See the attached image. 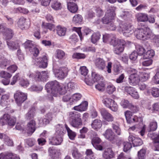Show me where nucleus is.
Returning <instances> with one entry per match:
<instances>
[{
	"mask_svg": "<svg viewBox=\"0 0 159 159\" xmlns=\"http://www.w3.org/2000/svg\"><path fill=\"white\" fill-rule=\"evenodd\" d=\"M75 85L73 82H70L67 84H59L56 80L52 81L47 83L45 85L47 92L50 94L48 95L49 99L52 100V96H56L57 93L64 94L66 92H70L74 89Z\"/></svg>",
	"mask_w": 159,
	"mask_h": 159,
	"instance_id": "1",
	"label": "nucleus"
},
{
	"mask_svg": "<svg viewBox=\"0 0 159 159\" xmlns=\"http://www.w3.org/2000/svg\"><path fill=\"white\" fill-rule=\"evenodd\" d=\"M70 119V124L73 127L78 129L82 125L83 123L81 118V114L77 112L71 111L69 113Z\"/></svg>",
	"mask_w": 159,
	"mask_h": 159,
	"instance_id": "2",
	"label": "nucleus"
},
{
	"mask_svg": "<svg viewBox=\"0 0 159 159\" xmlns=\"http://www.w3.org/2000/svg\"><path fill=\"white\" fill-rule=\"evenodd\" d=\"M152 33L151 30L148 27L138 29L135 32L137 38L143 40L149 39Z\"/></svg>",
	"mask_w": 159,
	"mask_h": 159,
	"instance_id": "3",
	"label": "nucleus"
},
{
	"mask_svg": "<svg viewBox=\"0 0 159 159\" xmlns=\"http://www.w3.org/2000/svg\"><path fill=\"white\" fill-rule=\"evenodd\" d=\"M115 8L110 7L107 9L105 16L102 19L103 24H107L115 19L116 16Z\"/></svg>",
	"mask_w": 159,
	"mask_h": 159,
	"instance_id": "4",
	"label": "nucleus"
},
{
	"mask_svg": "<svg viewBox=\"0 0 159 159\" xmlns=\"http://www.w3.org/2000/svg\"><path fill=\"white\" fill-rule=\"evenodd\" d=\"M128 72L131 74L129 78V83L131 85H136L140 81L137 71L135 69H130Z\"/></svg>",
	"mask_w": 159,
	"mask_h": 159,
	"instance_id": "5",
	"label": "nucleus"
},
{
	"mask_svg": "<svg viewBox=\"0 0 159 159\" xmlns=\"http://www.w3.org/2000/svg\"><path fill=\"white\" fill-rule=\"evenodd\" d=\"M117 30L121 31L124 35L127 37L129 36L134 31L132 25L126 23L120 25Z\"/></svg>",
	"mask_w": 159,
	"mask_h": 159,
	"instance_id": "6",
	"label": "nucleus"
},
{
	"mask_svg": "<svg viewBox=\"0 0 159 159\" xmlns=\"http://www.w3.org/2000/svg\"><path fill=\"white\" fill-rule=\"evenodd\" d=\"M116 44L112 45L115 47L114 48V52L116 54H120L124 51L125 41L123 39H118L116 42Z\"/></svg>",
	"mask_w": 159,
	"mask_h": 159,
	"instance_id": "7",
	"label": "nucleus"
},
{
	"mask_svg": "<svg viewBox=\"0 0 159 159\" xmlns=\"http://www.w3.org/2000/svg\"><path fill=\"white\" fill-rule=\"evenodd\" d=\"M53 72L56 77L62 79L66 76L68 74V70L66 67H62L58 69H54Z\"/></svg>",
	"mask_w": 159,
	"mask_h": 159,
	"instance_id": "8",
	"label": "nucleus"
},
{
	"mask_svg": "<svg viewBox=\"0 0 159 159\" xmlns=\"http://www.w3.org/2000/svg\"><path fill=\"white\" fill-rule=\"evenodd\" d=\"M14 98L17 104L20 106L27 99V97L25 93L18 91L15 93Z\"/></svg>",
	"mask_w": 159,
	"mask_h": 159,
	"instance_id": "9",
	"label": "nucleus"
},
{
	"mask_svg": "<svg viewBox=\"0 0 159 159\" xmlns=\"http://www.w3.org/2000/svg\"><path fill=\"white\" fill-rule=\"evenodd\" d=\"M33 62L39 67L45 68L48 65V57L46 55H44L42 57L36 58Z\"/></svg>",
	"mask_w": 159,
	"mask_h": 159,
	"instance_id": "10",
	"label": "nucleus"
},
{
	"mask_svg": "<svg viewBox=\"0 0 159 159\" xmlns=\"http://www.w3.org/2000/svg\"><path fill=\"white\" fill-rule=\"evenodd\" d=\"M101 113L103 119V122H105L107 124L106 122H112L113 121L114 118L112 115L109 113L107 110L104 109L101 110Z\"/></svg>",
	"mask_w": 159,
	"mask_h": 159,
	"instance_id": "11",
	"label": "nucleus"
},
{
	"mask_svg": "<svg viewBox=\"0 0 159 159\" xmlns=\"http://www.w3.org/2000/svg\"><path fill=\"white\" fill-rule=\"evenodd\" d=\"M102 39L104 43H108L111 45H115L118 39H116L113 34H106L103 35Z\"/></svg>",
	"mask_w": 159,
	"mask_h": 159,
	"instance_id": "12",
	"label": "nucleus"
},
{
	"mask_svg": "<svg viewBox=\"0 0 159 159\" xmlns=\"http://www.w3.org/2000/svg\"><path fill=\"white\" fill-rule=\"evenodd\" d=\"M125 91L133 98L137 99L139 98V95L136 90L134 88L130 86H126Z\"/></svg>",
	"mask_w": 159,
	"mask_h": 159,
	"instance_id": "13",
	"label": "nucleus"
},
{
	"mask_svg": "<svg viewBox=\"0 0 159 159\" xmlns=\"http://www.w3.org/2000/svg\"><path fill=\"white\" fill-rule=\"evenodd\" d=\"M62 136L59 135H56L55 134V136L49 139V143L53 145L60 144L62 141Z\"/></svg>",
	"mask_w": 159,
	"mask_h": 159,
	"instance_id": "14",
	"label": "nucleus"
},
{
	"mask_svg": "<svg viewBox=\"0 0 159 159\" xmlns=\"http://www.w3.org/2000/svg\"><path fill=\"white\" fill-rule=\"evenodd\" d=\"M49 72L48 71H42L37 72L35 79L38 80L44 81L47 79L49 76Z\"/></svg>",
	"mask_w": 159,
	"mask_h": 159,
	"instance_id": "15",
	"label": "nucleus"
},
{
	"mask_svg": "<svg viewBox=\"0 0 159 159\" xmlns=\"http://www.w3.org/2000/svg\"><path fill=\"white\" fill-rule=\"evenodd\" d=\"M101 142V139L97 137L93 138L91 141L92 144L94 148L97 150H102V146L98 144Z\"/></svg>",
	"mask_w": 159,
	"mask_h": 159,
	"instance_id": "16",
	"label": "nucleus"
},
{
	"mask_svg": "<svg viewBox=\"0 0 159 159\" xmlns=\"http://www.w3.org/2000/svg\"><path fill=\"white\" fill-rule=\"evenodd\" d=\"M35 122L33 120L30 121L27 124L26 129L28 134H31L35 130Z\"/></svg>",
	"mask_w": 159,
	"mask_h": 159,
	"instance_id": "17",
	"label": "nucleus"
},
{
	"mask_svg": "<svg viewBox=\"0 0 159 159\" xmlns=\"http://www.w3.org/2000/svg\"><path fill=\"white\" fill-rule=\"evenodd\" d=\"M129 141L132 142L135 146L141 145L143 143L142 140L139 138H135L132 135H130L128 137Z\"/></svg>",
	"mask_w": 159,
	"mask_h": 159,
	"instance_id": "18",
	"label": "nucleus"
},
{
	"mask_svg": "<svg viewBox=\"0 0 159 159\" xmlns=\"http://www.w3.org/2000/svg\"><path fill=\"white\" fill-rule=\"evenodd\" d=\"M105 138L110 141H112L115 139V135L111 129H108L103 134Z\"/></svg>",
	"mask_w": 159,
	"mask_h": 159,
	"instance_id": "19",
	"label": "nucleus"
},
{
	"mask_svg": "<svg viewBox=\"0 0 159 159\" xmlns=\"http://www.w3.org/2000/svg\"><path fill=\"white\" fill-rule=\"evenodd\" d=\"M88 103L87 102L84 101L82 102L79 105L75 106L73 109L79 111H85L87 108Z\"/></svg>",
	"mask_w": 159,
	"mask_h": 159,
	"instance_id": "20",
	"label": "nucleus"
},
{
	"mask_svg": "<svg viewBox=\"0 0 159 159\" xmlns=\"http://www.w3.org/2000/svg\"><path fill=\"white\" fill-rule=\"evenodd\" d=\"M50 2L51 7L54 10H58L61 8V3L59 2L58 0H49L48 6L49 5Z\"/></svg>",
	"mask_w": 159,
	"mask_h": 159,
	"instance_id": "21",
	"label": "nucleus"
},
{
	"mask_svg": "<svg viewBox=\"0 0 159 159\" xmlns=\"http://www.w3.org/2000/svg\"><path fill=\"white\" fill-rule=\"evenodd\" d=\"M136 17L138 22H144L148 20V16L144 13H138L136 15Z\"/></svg>",
	"mask_w": 159,
	"mask_h": 159,
	"instance_id": "22",
	"label": "nucleus"
},
{
	"mask_svg": "<svg viewBox=\"0 0 159 159\" xmlns=\"http://www.w3.org/2000/svg\"><path fill=\"white\" fill-rule=\"evenodd\" d=\"M95 64L97 67L100 70H103L105 68V62L103 59H97L95 60Z\"/></svg>",
	"mask_w": 159,
	"mask_h": 159,
	"instance_id": "23",
	"label": "nucleus"
},
{
	"mask_svg": "<svg viewBox=\"0 0 159 159\" xmlns=\"http://www.w3.org/2000/svg\"><path fill=\"white\" fill-rule=\"evenodd\" d=\"M50 155L53 159H57L59 156L58 151L53 147H50L48 149Z\"/></svg>",
	"mask_w": 159,
	"mask_h": 159,
	"instance_id": "24",
	"label": "nucleus"
},
{
	"mask_svg": "<svg viewBox=\"0 0 159 159\" xmlns=\"http://www.w3.org/2000/svg\"><path fill=\"white\" fill-rule=\"evenodd\" d=\"M9 98V95L8 94L2 95L0 102L1 105L3 107L8 105L10 102Z\"/></svg>",
	"mask_w": 159,
	"mask_h": 159,
	"instance_id": "25",
	"label": "nucleus"
},
{
	"mask_svg": "<svg viewBox=\"0 0 159 159\" xmlns=\"http://www.w3.org/2000/svg\"><path fill=\"white\" fill-rule=\"evenodd\" d=\"M23 45L25 48L28 49L30 51H32L33 49L36 46L34 42L30 40H27Z\"/></svg>",
	"mask_w": 159,
	"mask_h": 159,
	"instance_id": "26",
	"label": "nucleus"
},
{
	"mask_svg": "<svg viewBox=\"0 0 159 159\" xmlns=\"http://www.w3.org/2000/svg\"><path fill=\"white\" fill-rule=\"evenodd\" d=\"M66 126L64 127L63 125L58 124L56 126V135L63 136L65 131Z\"/></svg>",
	"mask_w": 159,
	"mask_h": 159,
	"instance_id": "27",
	"label": "nucleus"
},
{
	"mask_svg": "<svg viewBox=\"0 0 159 159\" xmlns=\"http://www.w3.org/2000/svg\"><path fill=\"white\" fill-rule=\"evenodd\" d=\"M147 109L152 112H157L159 113V103H154L152 106L148 105Z\"/></svg>",
	"mask_w": 159,
	"mask_h": 159,
	"instance_id": "28",
	"label": "nucleus"
},
{
	"mask_svg": "<svg viewBox=\"0 0 159 159\" xmlns=\"http://www.w3.org/2000/svg\"><path fill=\"white\" fill-rule=\"evenodd\" d=\"M113 153L111 148L105 150L103 154V157L105 159H111L113 157Z\"/></svg>",
	"mask_w": 159,
	"mask_h": 159,
	"instance_id": "29",
	"label": "nucleus"
},
{
	"mask_svg": "<svg viewBox=\"0 0 159 159\" xmlns=\"http://www.w3.org/2000/svg\"><path fill=\"white\" fill-rule=\"evenodd\" d=\"M67 7L69 10L72 13L76 12L78 9L76 4L72 2H70L68 3Z\"/></svg>",
	"mask_w": 159,
	"mask_h": 159,
	"instance_id": "30",
	"label": "nucleus"
},
{
	"mask_svg": "<svg viewBox=\"0 0 159 159\" xmlns=\"http://www.w3.org/2000/svg\"><path fill=\"white\" fill-rule=\"evenodd\" d=\"M66 31V28L61 26H57L56 27L57 33L60 36H65Z\"/></svg>",
	"mask_w": 159,
	"mask_h": 159,
	"instance_id": "31",
	"label": "nucleus"
},
{
	"mask_svg": "<svg viewBox=\"0 0 159 159\" xmlns=\"http://www.w3.org/2000/svg\"><path fill=\"white\" fill-rule=\"evenodd\" d=\"M72 156L75 159H81L82 158V154L76 148H74L72 150Z\"/></svg>",
	"mask_w": 159,
	"mask_h": 159,
	"instance_id": "32",
	"label": "nucleus"
},
{
	"mask_svg": "<svg viewBox=\"0 0 159 159\" xmlns=\"http://www.w3.org/2000/svg\"><path fill=\"white\" fill-rule=\"evenodd\" d=\"M10 64V62L4 57L0 56V67L3 68Z\"/></svg>",
	"mask_w": 159,
	"mask_h": 159,
	"instance_id": "33",
	"label": "nucleus"
},
{
	"mask_svg": "<svg viewBox=\"0 0 159 159\" xmlns=\"http://www.w3.org/2000/svg\"><path fill=\"white\" fill-rule=\"evenodd\" d=\"M102 126V123L101 121L99 120H95L91 124V126L94 129H99Z\"/></svg>",
	"mask_w": 159,
	"mask_h": 159,
	"instance_id": "34",
	"label": "nucleus"
},
{
	"mask_svg": "<svg viewBox=\"0 0 159 159\" xmlns=\"http://www.w3.org/2000/svg\"><path fill=\"white\" fill-rule=\"evenodd\" d=\"M26 20L25 18L22 17L20 18L18 22V26L22 30L25 29L26 27Z\"/></svg>",
	"mask_w": 159,
	"mask_h": 159,
	"instance_id": "35",
	"label": "nucleus"
},
{
	"mask_svg": "<svg viewBox=\"0 0 159 159\" xmlns=\"http://www.w3.org/2000/svg\"><path fill=\"white\" fill-rule=\"evenodd\" d=\"M140 80L142 81H145L148 80L150 77V73L143 72L140 73L139 74Z\"/></svg>",
	"mask_w": 159,
	"mask_h": 159,
	"instance_id": "36",
	"label": "nucleus"
},
{
	"mask_svg": "<svg viewBox=\"0 0 159 159\" xmlns=\"http://www.w3.org/2000/svg\"><path fill=\"white\" fill-rule=\"evenodd\" d=\"M101 34L99 32L94 33L91 37V41L93 43H96L100 39Z\"/></svg>",
	"mask_w": 159,
	"mask_h": 159,
	"instance_id": "37",
	"label": "nucleus"
},
{
	"mask_svg": "<svg viewBox=\"0 0 159 159\" xmlns=\"http://www.w3.org/2000/svg\"><path fill=\"white\" fill-rule=\"evenodd\" d=\"M7 44L9 48L12 50H16L19 47L18 44L12 41H7Z\"/></svg>",
	"mask_w": 159,
	"mask_h": 159,
	"instance_id": "38",
	"label": "nucleus"
},
{
	"mask_svg": "<svg viewBox=\"0 0 159 159\" xmlns=\"http://www.w3.org/2000/svg\"><path fill=\"white\" fill-rule=\"evenodd\" d=\"M92 80L94 83L95 82L99 81H102L103 80V77L100 75L96 73L95 72H92Z\"/></svg>",
	"mask_w": 159,
	"mask_h": 159,
	"instance_id": "39",
	"label": "nucleus"
},
{
	"mask_svg": "<svg viewBox=\"0 0 159 159\" xmlns=\"http://www.w3.org/2000/svg\"><path fill=\"white\" fill-rule=\"evenodd\" d=\"M82 97V95L80 93H75L73 94L71 98V102L73 104L77 102L80 100Z\"/></svg>",
	"mask_w": 159,
	"mask_h": 159,
	"instance_id": "40",
	"label": "nucleus"
},
{
	"mask_svg": "<svg viewBox=\"0 0 159 159\" xmlns=\"http://www.w3.org/2000/svg\"><path fill=\"white\" fill-rule=\"evenodd\" d=\"M154 51L153 50H149L144 53L143 58L144 59H150L152 57L154 56Z\"/></svg>",
	"mask_w": 159,
	"mask_h": 159,
	"instance_id": "41",
	"label": "nucleus"
},
{
	"mask_svg": "<svg viewBox=\"0 0 159 159\" xmlns=\"http://www.w3.org/2000/svg\"><path fill=\"white\" fill-rule=\"evenodd\" d=\"M149 39L152 40L157 46H159V35H155L152 32Z\"/></svg>",
	"mask_w": 159,
	"mask_h": 159,
	"instance_id": "42",
	"label": "nucleus"
},
{
	"mask_svg": "<svg viewBox=\"0 0 159 159\" xmlns=\"http://www.w3.org/2000/svg\"><path fill=\"white\" fill-rule=\"evenodd\" d=\"M10 117V116L7 114L4 115L0 119V123L2 125L7 124Z\"/></svg>",
	"mask_w": 159,
	"mask_h": 159,
	"instance_id": "43",
	"label": "nucleus"
},
{
	"mask_svg": "<svg viewBox=\"0 0 159 159\" xmlns=\"http://www.w3.org/2000/svg\"><path fill=\"white\" fill-rule=\"evenodd\" d=\"M36 112V110L35 108L32 107L29 111L26 114V117L27 119H30L34 116Z\"/></svg>",
	"mask_w": 159,
	"mask_h": 159,
	"instance_id": "44",
	"label": "nucleus"
},
{
	"mask_svg": "<svg viewBox=\"0 0 159 159\" xmlns=\"http://www.w3.org/2000/svg\"><path fill=\"white\" fill-rule=\"evenodd\" d=\"M66 129L67 131L69 138L71 140H74L76 135L75 133L70 130L66 125Z\"/></svg>",
	"mask_w": 159,
	"mask_h": 159,
	"instance_id": "45",
	"label": "nucleus"
},
{
	"mask_svg": "<svg viewBox=\"0 0 159 159\" xmlns=\"http://www.w3.org/2000/svg\"><path fill=\"white\" fill-rule=\"evenodd\" d=\"M49 115L50 116L48 117V119H47L46 118H41L39 120V123L40 125H46L49 123L50 121L52 119V114H50Z\"/></svg>",
	"mask_w": 159,
	"mask_h": 159,
	"instance_id": "46",
	"label": "nucleus"
},
{
	"mask_svg": "<svg viewBox=\"0 0 159 159\" xmlns=\"http://www.w3.org/2000/svg\"><path fill=\"white\" fill-rule=\"evenodd\" d=\"M83 20V18L79 14L75 15L73 19V21L75 24H80Z\"/></svg>",
	"mask_w": 159,
	"mask_h": 159,
	"instance_id": "47",
	"label": "nucleus"
},
{
	"mask_svg": "<svg viewBox=\"0 0 159 159\" xmlns=\"http://www.w3.org/2000/svg\"><path fill=\"white\" fill-rule=\"evenodd\" d=\"M102 102L105 106L109 107L110 105H111L112 103L114 102V100L109 98H105V97H104Z\"/></svg>",
	"mask_w": 159,
	"mask_h": 159,
	"instance_id": "48",
	"label": "nucleus"
},
{
	"mask_svg": "<svg viewBox=\"0 0 159 159\" xmlns=\"http://www.w3.org/2000/svg\"><path fill=\"white\" fill-rule=\"evenodd\" d=\"M65 53L62 50L58 49L56 51V57L59 59H62L65 56Z\"/></svg>",
	"mask_w": 159,
	"mask_h": 159,
	"instance_id": "49",
	"label": "nucleus"
},
{
	"mask_svg": "<svg viewBox=\"0 0 159 159\" xmlns=\"http://www.w3.org/2000/svg\"><path fill=\"white\" fill-rule=\"evenodd\" d=\"M146 150L144 148L141 149L138 152V159H144Z\"/></svg>",
	"mask_w": 159,
	"mask_h": 159,
	"instance_id": "50",
	"label": "nucleus"
},
{
	"mask_svg": "<svg viewBox=\"0 0 159 159\" xmlns=\"http://www.w3.org/2000/svg\"><path fill=\"white\" fill-rule=\"evenodd\" d=\"M4 33L7 39H11L14 34L12 30L8 28H7L5 30V31Z\"/></svg>",
	"mask_w": 159,
	"mask_h": 159,
	"instance_id": "51",
	"label": "nucleus"
},
{
	"mask_svg": "<svg viewBox=\"0 0 159 159\" xmlns=\"http://www.w3.org/2000/svg\"><path fill=\"white\" fill-rule=\"evenodd\" d=\"M150 91L151 94L153 97L157 98L159 97V89L153 88L150 90Z\"/></svg>",
	"mask_w": 159,
	"mask_h": 159,
	"instance_id": "52",
	"label": "nucleus"
},
{
	"mask_svg": "<svg viewBox=\"0 0 159 159\" xmlns=\"http://www.w3.org/2000/svg\"><path fill=\"white\" fill-rule=\"evenodd\" d=\"M12 75L8 72L2 70L0 72V77L5 79L10 78Z\"/></svg>",
	"mask_w": 159,
	"mask_h": 159,
	"instance_id": "53",
	"label": "nucleus"
},
{
	"mask_svg": "<svg viewBox=\"0 0 159 159\" xmlns=\"http://www.w3.org/2000/svg\"><path fill=\"white\" fill-rule=\"evenodd\" d=\"M105 87V84L102 81L98 83V84L95 85V88L100 91H104Z\"/></svg>",
	"mask_w": 159,
	"mask_h": 159,
	"instance_id": "54",
	"label": "nucleus"
},
{
	"mask_svg": "<svg viewBox=\"0 0 159 159\" xmlns=\"http://www.w3.org/2000/svg\"><path fill=\"white\" fill-rule=\"evenodd\" d=\"M131 103L127 100L123 99L120 102L121 106L124 108H129Z\"/></svg>",
	"mask_w": 159,
	"mask_h": 159,
	"instance_id": "55",
	"label": "nucleus"
},
{
	"mask_svg": "<svg viewBox=\"0 0 159 159\" xmlns=\"http://www.w3.org/2000/svg\"><path fill=\"white\" fill-rule=\"evenodd\" d=\"M72 57L73 58H76L77 59H84L85 58L86 56L83 53H75L73 54Z\"/></svg>",
	"mask_w": 159,
	"mask_h": 159,
	"instance_id": "56",
	"label": "nucleus"
},
{
	"mask_svg": "<svg viewBox=\"0 0 159 159\" xmlns=\"http://www.w3.org/2000/svg\"><path fill=\"white\" fill-rule=\"evenodd\" d=\"M123 145L124 148L123 150L125 152H127L130 150L132 148L131 143L127 142H124L123 143Z\"/></svg>",
	"mask_w": 159,
	"mask_h": 159,
	"instance_id": "57",
	"label": "nucleus"
},
{
	"mask_svg": "<svg viewBox=\"0 0 159 159\" xmlns=\"http://www.w3.org/2000/svg\"><path fill=\"white\" fill-rule=\"evenodd\" d=\"M66 94H64L62 98L63 101L65 102H68L70 100L71 101L72 96H70V92H66Z\"/></svg>",
	"mask_w": 159,
	"mask_h": 159,
	"instance_id": "58",
	"label": "nucleus"
},
{
	"mask_svg": "<svg viewBox=\"0 0 159 159\" xmlns=\"http://www.w3.org/2000/svg\"><path fill=\"white\" fill-rule=\"evenodd\" d=\"M116 88L112 84H110L108 85L107 88V91L109 94L112 93L116 91Z\"/></svg>",
	"mask_w": 159,
	"mask_h": 159,
	"instance_id": "59",
	"label": "nucleus"
},
{
	"mask_svg": "<svg viewBox=\"0 0 159 159\" xmlns=\"http://www.w3.org/2000/svg\"><path fill=\"white\" fill-rule=\"evenodd\" d=\"M136 48L138 53L140 55H143L145 53V49L142 46L139 45H137L136 46Z\"/></svg>",
	"mask_w": 159,
	"mask_h": 159,
	"instance_id": "60",
	"label": "nucleus"
},
{
	"mask_svg": "<svg viewBox=\"0 0 159 159\" xmlns=\"http://www.w3.org/2000/svg\"><path fill=\"white\" fill-rule=\"evenodd\" d=\"M140 120V118H139L136 116H132L129 118V121H127L128 123L130 124L134 122H136L139 121V120Z\"/></svg>",
	"mask_w": 159,
	"mask_h": 159,
	"instance_id": "61",
	"label": "nucleus"
},
{
	"mask_svg": "<svg viewBox=\"0 0 159 159\" xmlns=\"http://www.w3.org/2000/svg\"><path fill=\"white\" fill-rule=\"evenodd\" d=\"M80 70L81 75L85 76L87 74L88 72V70L85 66H81Z\"/></svg>",
	"mask_w": 159,
	"mask_h": 159,
	"instance_id": "62",
	"label": "nucleus"
},
{
	"mask_svg": "<svg viewBox=\"0 0 159 159\" xmlns=\"http://www.w3.org/2000/svg\"><path fill=\"white\" fill-rule=\"evenodd\" d=\"M107 24H108L107 28L109 30L112 31L115 30L117 28L116 26L112 21Z\"/></svg>",
	"mask_w": 159,
	"mask_h": 159,
	"instance_id": "63",
	"label": "nucleus"
},
{
	"mask_svg": "<svg viewBox=\"0 0 159 159\" xmlns=\"http://www.w3.org/2000/svg\"><path fill=\"white\" fill-rule=\"evenodd\" d=\"M86 154L87 156L85 157V159H92V158H93L92 156L93 157V153L91 149L87 150Z\"/></svg>",
	"mask_w": 159,
	"mask_h": 159,
	"instance_id": "64",
	"label": "nucleus"
}]
</instances>
